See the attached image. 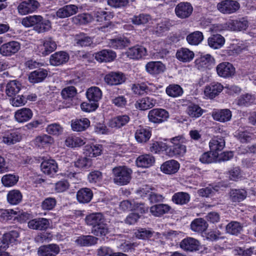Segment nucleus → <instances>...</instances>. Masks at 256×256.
<instances>
[{
	"instance_id": "f257e3e1",
	"label": "nucleus",
	"mask_w": 256,
	"mask_h": 256,
	"mask_svg": "<svg viewBox=\"0 0 256 256\" xmlns=\"http://www.w3.org/2000/svg\"><path fill=\"white\" fill-rule=\"evenodd\" d=\"M22 24L26 28L34 26V30L38 33H43L52 28V23L48 20L40 15H34L24 18Z\"/></svg>"
},
{
	"instance_id": "f03ea898",
	"label": "nucleus",
	"mask_w": 256,
	"mask_h": 256,
	"mask_svg": "<svg viewBox=\"0 0 256 256\" xmlns=\"http://www.w3.org/2000/svg\"><path fill=\"white\" fill-rule=\"evenodd\" d=\"M112 173L114 183L122 186L130 182L132 170L126 166H118L112 168Z\"/></svg>"
},
{
	"instance_id": "7ed1b4c3",
	"label": "nucleus",
	"mask_w": 256,
	"mask_h": 256,
	"mask_svg": "<svg viewBox=\"0 0 256 256\" xmlns=\"http://www.w3.org/2000/svg\"><path fill=\"white\" fill-rule=\"evenodd\" d=\"M57 48L56 42L51 37H46L39 40L37 52L42 56H46L54 51Z\"/></svg>"
},
{
	"instance_id": "20e7f679",
	"label": "nucleus",
	"mask_w": 256,
	"mask_h": 256,
	"mask_svg": "<svg viewBox=\"0 0 256 256\" xmlns=\"http://www.w3.org/2000/svg\"><path fill=\"white\" fill-rule=\"evenodd\" d=\"M148 117L150 122L159 124L167 120L169 114L164 109L156 108L149 111Z\"/></svg>"
},
{
	"instance_id": "39448f33",
	"label": "nucleus",
	"mask_w": 256,
	"mask_h": 256,
	"mask_svg": "<svg viewBox=\"0 0 256 256\" xmlns=\"http://www.w3.org/2000/svg\"><path fill=\"white\" fill-rule=\"evenodd\" d=\"M40 6V4L36 0H28L20 2L18 6V13L26 15L36 12Z\"/></svg>"
},
{
	"instance_id": "423d86ee",
	"label": "nucleus",
	"mask_w": 256,
	"mask_h": 256,
	"mask_svg": "<svg viewBox=\"0 0 256 256\" xmlns=\"http://www.w3.org/2000/svg\"><path fill=\"white\" fill-rule=\"evenodd\" d=\"M226 24L228 30L240 32L246 30L248 27L249 22L246 18L242 17L236 20H230Z\"/></svg>"
},
{
	"instance_id": "0eeeda50",
	"label": "nucleus",
	"mask_w": 256,
	"mask_h": 256,
	"mask_svg": "<svg viewBox=\"0 0 256 256\" xmlns=\"http://www.w3.org/2000/svg\"><path fill=\"white\" fill-rule=\"evenodd\" d=\"M139 194L142 196H147L151 203L162 202L164 198L162 194L158 193L154 188L149 186L142 188Z\"/></svg>"
},
{
	"instance_id": "6e6552de",
	"label": "nucleus",
	"mask_w": 256,
	"mask_h": 256,
	"mask_svg": "<svg viewBox=\"0 0 256 256\" xmlns=\"http://www.w3.org/2000/svg\"><path fill=\"white\" fill-rule=\"evenodd\" d=\"M239 3L233 0H224L217 4L218 10L224 14H230L235 12L240 8Z\"/></svg>"
},
{
	"instance_id": "1a4fd4ad",
	"label": "nucleus",
	"mask_w": 256,
	"mask_h": 256,
	"mask_svg": "<svg viewBox=\"0 0 256 256\" xmlns=\"http://www.w3.org/2000/svg\"><path fill=\"white\" fill-rule=\"evenodd\" d=\"M216 70L218 74L224 78L231 77L235 73V68L232 64L228 62H222L218 64Z\"/></svg>"
},
{
	"instance_id": "9d476101",
	"label": "nucleus",
	"mask_w": 256,
	"mask_h": 256,
	"mask_svg": "<svg viewBox=\"0 0 256 256\" xmlns=\"http://www.w3.org/2000/svg\"><path fill=\"white\" fill-rule=\"evenodd\" d=\"M20 48V44L16 41H11L0 46V53L4 56H11L16 54Z\"/></svg>"
},
{
	"instance_id": "9b49d317",
	"label": "nucleus",
	"mask_w": 256,
	"mask_h": 256,
	"mask_svg": "<svg viewBox=\"0 0 256 256\" xmlns=\"http://www.w3.org/2000/svg\"><path fill=\"white\" fill-rule=\"evenodd\" d=\"M193 11L191 4L188 2H181L175 8V12L178 17L180 18H188Z\"/></svg>"
},
{
	"instance_id": "f8f14e48",
	"label": "nucleus",
	"mask_w": 256,
	"mask_h": 256,
	"mask_svg": "<svg viewBox=\"0 0 256 256\" xmlns=\"http://www.w3.org/2000/svg\"><path fill=\"white\" fill-rule=\"evenodd\" d=\"M223 89L224 86L218 82H214L205 87L204 94L207 98L213 99L218 96Z\"/></svg>"
},
{
	"instance_id": "ddd939ff",
	"label": "nucleus",
	"mask_w": 256,
	"mask_h": 256,
	"mask_svg": "<svg viewBox=\"0 0 256 256\" xmlns=\"http://www.w3.org/2000/svg\"><path fill=\"white\" fill-rule=\"evenodd\" d=\"M152 136L150 128L148 126H139L134 134L136 140L138 143L146 142Z\"/></svg>"
},
{
	"instance_id": "4468645a",
	"label": "nucleus",
	"mask_w": 256,
	"mask_h": 256,
	"mask_svg": "<svg viewBox=\"0 0 256 256\" xmlns=\"http://www.w3.org/2000/svg\"><path fill=\"white\" fill-rule=\"evenodd\" d=\"M70 56L68 52L60 51L52 54L50 58V63L54 66H59L67 62Z\"/></svg>"
},
{
	"instance_id": "2eb2a0df",
	"label": "nucleus",
	"mask_w": 256,
	"mask_h": 256,
	"mask_svg": "<svg viewBox=\"0 0 256 256\" xmlns=\"http://www.w3.org/2000/svg\"><path fill=\"white\" fill-rule=\"evenodd\" d=\"M60 252L59 246L54 244L40 246L38 250L40 256H56Z\"/></svg>"
},
{
	"instance_id": "dca6fc26",
	"label": "nucleus",
	"mask_w": 256,
	"mask_h": 256,
	"mask_svg": "<svg viewBox=\"0 0 256 256\" xmlns=\"http://www.w3.org/2000/svg\"><path fill=\"white\" fill-rule=\"evenodd\" d=\"M50 225V220L43 218L32 219L28 222V227L32 230H46Z\"/></svg>"
},
{
	"instance_id": "f3484780",
	"label": "nucleus",
	"mask_w": 256,
	"mask_h": 256,
	"mask_svg": "<svg viewBox=\"0 0 256 256\" xmlns=\"http://www.w3.org/2000/svg\"><path fill=\"white\" fill-rule=\"evenodd\" d=\"M78 12V8L74 4H67L59 8L56 12V16L60 18L70 17Z\"/></svg>"
},
{
	"instance_id": "a211bd4d",
	"label": "nucleus",
	"mask_w": 256,
	"mask_h": 256,
	"mask_svg": "<svg viewBox=\"0 0 256 256\" xmlns=\"http://www.w3.org/2000/svg\"><path fill=\"white\" fill-rule=\"evenodd\" d=\"M180 246V248L185 251L194 252L199 250L200 244L195 238H187L182 240Z\"/></svg>"
},
{
	"instance_id": "6ab92c4d",
	"label": "nucleus",
	"mask_w": 256,
	"mask_h": 256,
	"mask_svg": "<svg viewBox=\"0 0 256 256\" xmlns=\"http://www.w3.org/2000/svg\"><path fill=\"white\" fill-rule=\"evenodd\" d=\"M104 80L109 85H118L124 82L126 78L122 73L111 72L104 76Z\"/></svg>"
},
{
	"instance_id": "aec40b11",
	"label": "nucleus",
	"mask_w": 256,
	"mask_h": 256,
	"mask_svg": "<svg viewBox=\"0 0 256 256\" xmlns=\"http://www.w3.org/2000/svg\"><path fill=\"white\" fill-rule=\"evenodd\" d=\"M14 118L19 123H24L30 120L33 116L32 110L26 108H23L17 110L14 112Z\"/></svg>"
},
{
	"instance_id": "412c9836",
	"label": "nucleus",
	"mask_w": 256,
	"mask_h": 256,
	"mask_svg": "<svg viewBox=\"0 0 256 256\" xmlns=\"http://www.w3.org/2000/svg\"><path fill=\"white\" fill-rule=\"evenodd\" d=\"M232 112L228 109L214 110L212 112V117L215 120L225 122L230 120Z\"/></svg>"
},
{
	"instance_id": "4be33fe9",
	"label": "nucleus",
	"mask_w": 256,
	"mask_h": 256,
	"mask_svg": "<svg viewBox=\"0 0 256 256\" xmlns=\"http://www.w3.org/2000/svg\"><path fill=\"white\" fill-rule=\"evenodd\" d=\"M40 168L44 174L52 176L57 172L58 166L54 160H48L42 162Z\"/></svg>"
},
{
	"instance_id": "5701e85b",
	"label": "nucleus",
	"mask_w": 256,
	"mask_h": 256,
	"mask_svg": "<svg viewBox=\"0 0 256 256\" xmlns=\"http://www.w3.org/2000/svg\"><path fill=\"white\" fill-rule=\"evenodd\" d=\"M130 44V40L124 36H120L115 38L110 39L108 42V44L110 48L120 50L129 46Z\"/></svg>"
},
{
	"instance_id": "b1692460",
	"label": "nucleus",
	"mask_w": 256,
	"mask_h": 256,
	"mask_svg": "<svg viewBox=\"0 0 256 256\" xmlns=\"http://www.w3.org/2000/svg\"><path fill=\"white\" fill-rule=\"evenodd\" d=\"M116 57V54L110 50H103L95 54V58L99 62H110Z\"/></svg>"
},
{
	"instance_id": "393cba45",
	"label": "nucleus",
	"mask_w": 256,
	"mask_h": 256,
	"mask_svg": "<svg viewBox=\"0 0 256 256\" xmlns=\"http://www.w3.org/2000/svg\"><path fill=\"white\" fill-rule=\"evenodd\" d=\"M146 70L150 74L156 75L162 72L165 70V66L159 61L150 62L146 64Z\"/></svg>"
},
{
	"instance_id": "a878e982",
	"label": "nucleus",
	"mask_w": 256,
	"mask_h": 256,
	"mask_svg": "<svg viewBox=\"0 0 256 256\" xmlns=\"http://www.w3.org/2000/svg\"><path fill=\"white\" fill-rule=\"evenodd\" d=\"M19 236V233L16 230H12L4 234L0 240V242L2 244V249H6L8 247L10 244L16 242L18 240Z\"/></svg>"
},
{
	"instance_id": "bb28decb",
	"label": "nucleus",
	"mask_w": 256,
	"mask_h": 256,
	"mask_svg": "<svg viewBox=\"0 0 256 256\" xmlns=\"http://www.w3.org/2000/svg\"><path fill=\"white\" fill-rule=\"evenodd\" d=\"M156 100L148 96L138 100L135 103L136 108L141 110H145L151 108L155 106Z\"/></svg>"
},
{
	"instance_id": "cd10ccee",
	"label": "nucleus",
	"mask_w": 256,
	"mask_h": 256,
	"mask_svg": "<svg viewBox=\"0 0 256 256\" xmlns=\"http://www.w3.org/2000/svg\"><path fill=\"white\" fill-rule=\"evenodd\" d=\"M22 138L20 132L16 130L8 131L4 133L2 136V142L10 145L20 142Z\"/></svg>"
},
{
	"instance_id": "c85d7f7f",
	"label": "nucleus",
	"mask_w": 256,
	"mask_h": 256,
	"mask_svg": "<svg viewBox=\"0 0 256 256\" xmlns=\"http://www.w3.org/2000/svg\"><path fill=\"white\" fill-rule=\"evenodd\" d=\"M54 142V138L46 134L38 136L34 140L35 145L40 148L49 147Z\"/></svg>"
},
{
	"instance_id": "c756f323",
	"label": "nucleus",
	"mask_w": 256,
	"mask_h": 256,
	"mask_svg": "<svg viewBox=\"0 0 256 256\" xmlns=\"http://www.w3.org/2000/svg\"><path fill=\"white\" fill-rule=\"evenodd\" d=\"M147 50L142 46H136L128 48L126 52L128 57L132 59L138 60L146 54Z\"/></svg>"
},
{
	"instance_id": "7c9ffc66",
	"label": "nucleus",
	"mask_w": 256,
	"mask_h": 256,
	"mask_svg": "<svg viewBox=\"0 0 256 256\" xmlns=\"http://www.w3.org/2000/svg\"><path fill=\"white\" fill-rule=\"evenodd\" d=\"M154 158L148 154L140 156L136 160V164L138 167L148 168L154 163Z\"/></svg>"
},
{
	"instance_id": "2f4dec72",
	"label": "nucleus",
	"mask_w": 256,
	"mask_h": 256,
	"mask_svg": "<svg viewBox=\"0 0 256 256\" xmlns=\"http://www.w3.org/2000/svg\"><path fill=\"white\" fill-rule=\"evenodd\" d=\"M48 71L43 68H39L32 72L28 76L29 81L35 84L42 82L48 76Z\"/></svg>"
},
{
	"instance_id": "473e14b6",
	"label": "nucleus",
	"mask_w": 256,
	"mask_h": 256,
	"mask_svg": "<svg viewBox=\"0 0 256 256\" xmlns=\"http://www.w3.org/2000/svg\"><path fill=\"white\" fill-rule=\"evenodd\" d=\"M20 83L16 80L10 81L6 85V94L8 97H14L21 90Z\"/></svg>"
},
{
	"instance_id": "72a5a7b5",
	"label": "nucleus",
	"mask_w": 256,
	"mask_h": 256,
	"mask_svg": "<svg viewBox=\"0 0 256 256\" xmlns=\"http://www.w3.org/2000/svg\"><path fill=\"white\" fill-rule=\"evenodd\" d=\"M180 168L179 163L174 160H168L160 166V169L166 174H172L178 172Z\"/></svg>"
},
{
	"instance_id": "f704fd0d",
	"label": "nucleus",
	"mask_w": 256,
	"mask_h": 256,
	"mask_svg": "<svg viewBox=\"0 0 256 256\" xmlns=\"http://www.w3.org/2000/svg\"><path fill=\"white\" fill-rule=\"evenodd\" d=\"M102 146L98 144H86L84 148V154L88 157H96L101 154Z\"/></svg>"
},
{
	"instance_id": "c9c22d12",
	"label": "nucleus",
	"mask_w": 256,
	"mask_h": 256,
	"mask_svg": "<svg viewBox=\"0 0 256 256\" xmlns=\"http://www.w3.org/2000/svg\"><path fill=\"white\" fill-rule=\"evenodd\" d=\"M190 200V194L186 192H178L172 196V202L176 204L183 206L187 204Z\"/></svg>"
},
{
	"instance_id": "e433bc0d",
	"label": "nucleus",
	"mask_w": 256,
	"mask_h": 256,
	"mask_svg": "<svg viewBox=\"0 0 256 256\" xmlns=\"http://www.w3.org/2000/svg\"><path fill=\"white\" fill-rule=\"evenodd\" d=\"M93 196L92 190L88 188H82L80 189L76 194V198L78 202L82 204L89 202Z\"/></svg>"
},
{
	"instance_id": "4c0bfd02",
	"label": "nucleus",
	"mask_w": 256,
	"mask_h": 256,
	"mask_svg": "<svg viewBox=\"0 0 256 256\" xmlns=\"http://www.w3.org/2000/svg\"><path fill=\"white\" fill-rule=\"evenodd\" d=\"M209 146L212 152L218 154L225 146L224 140L221 137H214L209 142Z\"/></svg>"
},
{
	"instance_id": "58836bf2",
	"label": "nucleus",
	"mask_w": 256,
	"mask_h": 256,
	"mask_svg": "<svg viewBox=\"0 0 256 256\" xmlns=\"http://www.w3.org/2000/svg\"><path fill=\"white\" fill-rule=\"evenodd\" d=\"M172 208L167 204H158L152 206L150 208V212L156 216H161L162 215L168 214Z\"/></svg>"
},
{
	"instance_id": "ea45409f",
	"label": "nucleus",
	"mask_w": 256,
	"mask_h": 256,
	"mask_svg": "<svg viewBox=\"0 0 256 256\" xmlns=\"http://www.w3.org/2000/svg\"><path fill=\"white\" fill-rule=\"evenodd\" d=\"M98 238L90 235L82 236L77 238L76 243L80 246H90L96 244Z\"/></svg>"
},
{
	"instance_id": "a19ab883",
	"label": "nucleus",
	"mask_w": 256,
	"mask_h": 256,
	"mask_svg": "<svg viewBox=\"0 0 256 256\" xmlns=\"http://www.w3.org/2000/svg\"><path fill=\"white\" fill-rule=\"evenodd\" d=\"M130 120L127 115L118 116L110 120L108 126L112 128H120L128 124Z\"/></svg>"
},
{
	"instance_id": "79ce46f5",
	"label": "nucleus",
	"mask_w": 256,
	"mask_h": 256,
	"mask_svg": "<svg viewBox=\"0 0 256 256\" xmlns=\"http://www.w3.org/2000/svg\"><path fill=\"white\" fill-rule=\"evenodd\" d=\"M109 232V228L105 220L92 228V233L96 236H105Z\"/></svg>"
},
{
	"instance_id": "37998d69",
	"label": "nucleus",
	"mask_w": 256,
	"mask_h": 256,
	"mask_svg": "<svg viewBox=\"0 0 256 256\" xmlns=\"http://www.w3.org/2000/svg\"><path fill=\"white\" fill-rule=\"evenodd\" d=\"M104 220V216L100 212L90 214L85 218L86 224L92 228L97 226Z\"/></svg>"
},
{
	"instance_id": "c03bdc74",
	"label": "nucleus",
	"mask_w": 256,
	"mask_h": 256,
	"mask_svg": "<svg viewBox=\"0 0 256 256\" xmlns=\"http://www.w3.org/2000/svg\"><path fill=\"white\" fill-rule=\"evenodd\" d=\"M6 197L7 200L10 204L16 205L22 202V195L19 190H12L8 192Z\"/></svg>"
},
{
	"instance_id": "a18cd8bd",
	"label": "nucleus",
	"mask_w": 256,
	"mask_h": 256,
	"mask_svg": "<svg viewBox=\"0 0 256 256\" xmlns=\"http://www.w3.org/2000/svg\"><path fill=\"white\" fill-rule=\"evenodd\" d=\"M194 53L186 48H181L178 50L176 54V56L178 60L183 62H189L194 57Z\"/></svg>"
},
{
	"instance_id": "49530a36",
	"label": "nucleus",
	"mask_w": 256,
	"mask_h": 256,
	"mask_svg": "<svg viewBox=\"0 0 256 256\" xmlns=\"http://www.w3.org/2000/svg\"><path fill=\"white\" fill-rule=\"evenodd\" d=\"M102 92L101 90L96 86H93L89 88L86 92V97L90 102H98L101 99Z\"/></svg>"
},
{
	"instance_id": "de8ad7c7",
	"label": "nucleus",
	"mask_w": 256,
	"mask_h": 256,
	"mask_svg": "<svg viewBox=\"0 0 256 256\" xmlns=\"http://www.w3.org/2000/svg\"><path fill=\"white\" fill-rule=\"evenodd\" d=\"M166 150L168 155L172 157L183 156L186 152V148L184 144L172 145L170 146Z\"/></svg>"
},
{
	"instance_id": "09e8293b",
	"label": "nucleus",
	"mask_w": 256,
	"mask_h": 256,
	"mask_svg": "<svg viewBox=\"0 0 256 256\" xmlns=\"http://www.w3.org/2000/svg\"><path fill=\"white\" fill-rule=\"evenodd\" d=\"M85 143L84 138L73 135L69 136L65 140V144L72 148L81 146Z\"/></svg>"
},
{
	"instance_id": "8fccbe9b",
	"label": "nucleus",
	"mask_w": 256,
	"mask_h": 256,
	"mask_svg": "<svg viewBox=\"0 0 256 256\" xmlns=\"http://www.w3.org/2000/svg\"><path fill=\"white\" fill-rule=\"evenodd\" d=\"M186 112L191 118H196L202 114L204 110L198 105L190 102L187 107Z\"/></svg>"
},
{
	"instance_id": "3c124183",
	"label": "nucleus",
	"mask_w": 256,
	"mask_h": 256,
	"mask_svg": "<svg viewBox=\"0 0 256 256\" xmlns=\"http://www.w3.org/2000/svg\"><path fill=\"white\" fill-rule=\"evenodd\" d=\"M90 122L86 118H82L72 122V128L74 131L82 132L88 128Z\"/></svg>"
},
{
	"instance_id": "603ef678",
	"label": "nucleus",
	"mask_w": 256,
	"mask_h": 256,
	"mask_svg": "<svg viewBox=\"0 0 256 256\" xmlns=\"http://www.w3.org/2000/svg\"><path fill=\"white\" fill-rule=\"evenodd\" d=\"M224 38L220 34H214L208 39L209 46L214 49L220 48L224 44Z\"/></svg>"
},
{
	"instance_id": "864d4df0",
	"label": "nucleus",
	"mask_w": 256,
	"mask_h": 256,
	"mask_svg": "<svg viewBox=\"0 0 256 256\" xmlns=\"http://www.w3.org/2000/svg\"><path fill=\"white\" fill-rule=\"evenodd\" d=\"M230 199L233 202H240L244 200L247 192L244 189H232L230 192Z\"/></svg>"
},
{
	"instance_id": "5fc2aeb1",
	"label": "nucleus",
	"mask_w": 256,
	"mask_h": 256,
	"mask_svg": "<svg viewBox=\"0 0 256 256\" xmlns=\"http://www.w3.org/2000/svg\"><path fill=\"white\" fill-rule=\"evenodd\" d=\"M190 227L193 231L202 232L207 229L208 224L204 220L198 218L195 219L192 222Z\"/></svg>"
},
{
	"instance_id": "6e6d98bb",
	"label": "nucleus",
	"mask_w": 256,
	"mask_h": 256,
	"mask_svg": "<svg viewBox=\"0 0 256 256\" xmlns=\"http://www.w3.org/2000/svg\"><path fill=\"white\" fill-rule=\"evenodd\" d=\"M242 228L243 226L240 222L232 221L226 225V230L230 234L237 236L242 231Z\"/></svg>"
},
{
	"instance_id": "4d7b16f0",
	"label": "nucleus",
	"mask_w": 256,
	"mask_h": 256,
	"mask_svg": "<svg viewBox=\"0 0 256 256\" xmlns=\"http://www.w3.org/2000/svg\"><path fill=\"white\" fill-rule=\"evenodd\" d=\"M172 24L168 20H162L160 22L158 23L154 30V33L158 36H161L163 34L168 30Z\"/></svg>"
},
{
	"instance_id": "13d9d810",
	"label": "nucleus",
	"mask_w": 256,
	"mask_h": 256,
	"mask_svg": "<svg viewBox=\"0 0 256 256\" xmlns=\"http://www.w3.org/2000/svg\"><path fill=\"white\" fill-rule=\"evenodd\" d=\"M75 40L76 44L82 47L90 46L93 44L92 38L84 33L76 34Z\"/></svg>"
},
{
	"instance_id": "bf43d9fd",
	"label": "nucleus",
	"mask_w": 256,
	"mask_h": 256,
	"mask_svg": "<svg viewBox=\"0 0 256 256\" xmlns=\"http://www.w3.org/2000/svg\"><path fill=\"white\" fill-rule=\"evenodd\" d=\"M204 39V36L202 32L196 31L186 36V40L190 45L197 46L200 44Z\"/></svg>"
},
{
	"instance_id": "052dcab7",
	"label": "nucleus",
	"mask_w": 256,
	"mask_h": 256,
	"mask_svg": "<svg viewBox=\"0 0 256 256\" xmlns=\"http://www.w3.org/2000/svg\"><path fill=\"white\" fill-rule=\"evenodd\" d=\"M196 64L198 66V68L201 67H207L209 65L214 63V59L209 54L202 56L200 58L196 60Z\"/></svg>"
},
{
	"instance_id": "680f3d73",
	"label": "nucleus",
	"mask_w": 256,
	"mask_h": 256,
	"mask_svg": "<svg viewBox=\"0 0 256 256\" xmlns=\"http://www.w3.org/2000/svg\"><path fill=\"white\" fill-rule=\"evenodd\" d=\"M183 92L182 88L178 84H170L166 88V93L167 94L173 98L182 96Z\"/></svg>"
},
{
	"instance_id": "e2e57ef3",
	"label": "nucleus",
	"mask_w": 256,
	"mask_h": 256,
	"mask_svg": "<svg viewBox=\"0 0 256 256\" xmlns=\"http://www.w3.org/2000/svg\"><path fill=\"white\" fill-rule=\"evenodd\" d=\"M130 19L134 24L138 26L146 24L150 20L151 18L149 14H140L138 15L134 16Z\"/></svg>"
},
{
	"instance_id": "0e129e2a",
	"label": "nucleus",
	"mask_w": 256,
	"mask_h": 256,
	"mask_svg": "<svg viewBox=\"0 0 256 256\" xmlns=\"http://www.w3.org/2000/svg\"><path fill=\"white\" fill-rule=\"evenodd\" d=\"M92 16L88 14H79L72 18V22L76 24H84L90 22L92 20Z\"/></svg>"
},
{
	"instance_id": "69168bd1",
	"label": "nucleus",
	"mask_w": 256,
	"mask_h": 256,
	"mask_svg": "<svg viewBox=\"0 0 256 256\" xmlns=\"http://www.w3.org/2000/svg\"><path fill=\"white\" fill-rule=\"evenodd\" d=\"M18 176L7 174L4 175L2 178V182L4 186L10 187L14 186L18 180Z\"/></svg>"
},
{
	"instance_id": "338daca9",
	"label": "nucleus",
	"mask_w": 256,
	"mask_h": 256,
	"mask_svg": "<svg viewBox=\"0 0 256 256\" xmlns=\"http://www.w3.org/2000/svg\"><path fill=\"white\" fill-rule=\"evenodd\" d=\"M218 154H214V152H204L200 157V160L204 164H210L216 161Z\"/></svg>"
},
{
	"instance_id": "774afa93",
	"label": "nucleus",
	"mask_w": 256,
	"mask_h": 256,
	"mask_svg": "<svg viewBox=\"0 0 256 256\" xmlns=\"http://www.w3.org/2000/svg\"><path fill=\"white\" fill-rule=\"evenodd\" d=\"M254 98L253 96L246 94L240 96L238 100V104L240 106H248L254 102Z\"/></svg>"
}]
</instances>
